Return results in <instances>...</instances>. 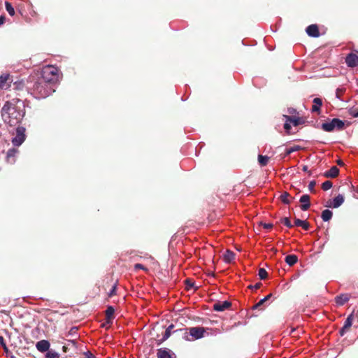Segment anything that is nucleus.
I'll use <instances>...</instances> for the list:
<instances>
[{
	"label": "nucleus",
	"instance_id": "nucleus-1",
	"mask_svg": "<svg viewBox=\"0 0 358 358\" xmlns=\"http://www.w3.org/2000/svg\"><path fill=\"white\" fill-rule=\"evenodd\" d=\"M26 90L37 99H45L55 91L54 85L45 83L38 76H31L27 80Z\"/></svg>",
	"mask_w": 358,
	"mask_h": 358
},
{
	"label": "nucleus",
	"instance_id": "nucleus-2",
	"mask_svg": "<svg viewBox=\"0 0 358 358\" xmlns=\"http://www.w3.org/2000/svg\"><path fill=\"white\" fill-rule=\"evenodd\" d=\"M1 113L4 122L10 127L19 124L24 115L23 110L8 101L2 107Z\"/></svg>",
	"mask_w": 358,
	"mask_h": 358
},
{
	"label": "nucleus",
	"instance_id": "nucleus-3",
	"mask_svg": "<svg viewBox=\"0 0 358 358\" xmlns=\"http://www.w3.org/2000/svg\"><path fill=\"white\" fill-rule=\"evenodd\" d=\"M40 78L43 79L45 83L54 85L55 88L57 83L59 81V70L54 66H46L41 71Z\"/></svg>",
	"mask_w": 358,
	"mask_h": 358
},
{
	"label": "nucleus",
	"instance_id": "nucleus-4",
	"mask_svg": "<svg viewBox=\"0 0 358 358\" xmlns=\"http://www.w3.org/2000/svg\"><path fill=\"white\" fill-rule=\"evenodd\" d=\"M344 121L338 119L334 118L330 122H324L321 125V128L327 132L333 131L334 129L342 130L344 128Z\"/></svg>",
	"mask_w": 358,
	"mask_h": 358
},
{
	"label": "nucleus",
	"instance_id": "nucleus-5",
	"mask_svg": "<svg viewBox=\"0 0 358 358\" xmlns=\"http://www.w3.org/2000/svg\"><path fill=\"white\" fill-rule=\"evenodd\" d=\"M189 335L184 336L187 341H194L202 338L206 333V329L202 327H194L188 329Z\"/></svg>",
	"mask_w": 358,
	"mask_h": 358
},
{
	"label": "nucleus",
	"instance_id": "nucleus-6",
	"mask_svg": "<svg viewBox=\"0 0 358 358\" xmlns=\"http://www.w3.org/2000/svg\"><path fill=\"white\" fill-rule=\"evenodd\" d=\"M25 128L23 127L18 126L16 128V135L12 139V143L15 146H20L25 141Z\"/></svg>",
	"mask_w": 358,
	"mask_h": 358
},
{
	"label": "nucleus",
	"instance_id": "nucleus-7",
	"mask_svg": "<svg viewBox=\"0 0 358 358\" xmlns=\"http://www.w3.org/2000/svg\"><path fill=\"white\" fill-rule=\"evenodd\" d=\"M345 63L349 67H355L358 66V55L355 53H350L345 58Z\"/></svg>",
	"mask_w": 358,
	"mask_h": 358
},
{
	"label": "nucleus",
	"instance_id": "nucleus-8",
	"mask_svg": "<svg viewBox=\"0 0 358 358\" xmlns=\"http://www.w3.org/2000/svg\"><path fill=\"white\" fill-rule=\"evenodd\" d=\"M231 306V302L228 301H220L213 304V310L217 312H222L228 309Z\"/></svg>",
	"mask_w": 358,
	"mask_h": 358
},
{
	"label": "nucleus",
	"instance_id": "nucleus-9",
	"mask_svg": "<svg viewBox=\"0 0 358 358\" xmlns=\"http://www.w3.org/2000/svg\"><path fill=\"white\" fill-rule=\"evenodd\" d=\"M50 344L47 340H41L36 343V348L41 352H48Z\"/></svg>",
	"mask_w": 358,
	"mask_h": 358
},
{
	"label": "nucleus",
	"instance_id": "nucleus-10",
	"mask_svg": "<svg viewBox=\"0 0 358 358\" xmlns=\"http://www.w3.org/2000/svg\"><path fill=\"white\" fill-rule=\"evenodd\" d=\"M310 197L308 194H303L300 197L299 201L301 203V209L303 211H306L310 208Z\"/></svg>",
	"mask_w": 358,
	"mask_h": 358
},
{
	"label": "nucleus",
	"instance_id": "nucleus-11",
	"mask_svg": "<svg viewBox=\"0 0 358 358\" xmlns=\"http://www.w3.org/2000/svg\"><path fill=\"white\" fill-rule=\"evenodd\" d=\"M306 31L308 36L312 37H318L320 36L318 27L316 24H310L308 26Z\"/></svg>",
	"mask_w": 358,
	"mask_h": 358
},
{
	"label": "nucleus",
	"instance_id": "nucleus-12",
	"mask_svg": "<svg viewBox=\"0 0 358 358\" xmlns=\"http://www.w3.org/2000/svg\"><path fill=\"white\" fill-rule=\"evenodd\" d=\"M344 202V196L342 194H338L334 198L331 204H328L327 206L337 208L340 207Z\"/></svg>",
	"mask_w": 358,
	"mask_h": 358
},
{
	"label": "nucleus",
	"instance_id": "nucleus-13",
	"mask_svg": "<svg viewBox=\"0 0 358 358\" xmlns=\"http://www.w3.org/2000/svg\"><path fill=\"white\" fill-rule=\"evenodd\" d=\"M18 150L15 148H10L8 150L6 154V160L10 164H13L15 162V156Z\"/></svg>",
	"mask_w": 358,
	"mask_h": 358
},
{
	"label": "nucleus",
	"instance_id": "nucleus-14",
	"mask_svg": "<svg viewBox=\"0 0 358 358\" xmlns=\"http://www.w3.org/2000/svg\"><path fill=\"white\" fill-rule=\"evenodd\" d=\"M350 299V296L348 294H341L338 296H336L335 298V301L337 305L343 306L346 302H348Z\"/></svg>",
	"mask_w": 358,
	"mask_h": 358
},
{
	"label": "nucleus",
	"instance_id": "nucleus-15",
	"mask_svg": "<svg viewBox=\"0 0 358 358\" xmlns=\"http://www.w3.org/2000/svg\"><path fill=\"white\" fill-rule=\"evenodd\" d=\"M339 173V169L336 166H333L331 169L324 173L327 178H336Z\"/></svg>",
	"mask_w": 358,
	"mask_h": 358
},
{
	"label": "nucleus",
	"instance_id": "nucleus-16",
	"mask_svg": "<svg viewBox=\"0 0 358 358\" xmlns=\"http://www.w3.org/2000/svg\"><path fill=\"white\" fill-rule=\"evenodd\" d=\"M173 327H174V325L171 324L166 328L162 338H161L160 340L158 341V343H157L158 345H160L161 343H162L164 341H165L166 339H168L170 337Z\"/></svg>",
	"mask_w": 358,
	"mask_h": 358
},
{
	"label": "nucleus",
	"instance_id": "nucleus-17",
	"mask_svg": "<svg viewBox=\"0 0 358 358\" xmlns=\"http://www.w3.org/2000/svg\"><path fill=\"white\" fill-rule=\"evenodd\" d=\"M171 352L168 348H160L157 352V358H171Z\"/></svg>",
	"mask_w": 358,
	"mask_h": 358
},
{
	"label": "nucleus",
	"instance_id": "nucleus-18",
	"mask_svg": "<svg viewBox=\"0 0 358 358\" xmlns=\"http://www.w3.org/2000/svg\"><path fill=\"white\" fill-rule=\"evenodd\" d=\"M235 258V254L231 250H227L223 256L224 262L226 263H231Z\"/></svg>",
	"mask_w": 358,
	"mask_h": 358
},
{
	"label": "nucleus",
	"instance_id": "nucleus-19",
	"mask_svg": "<svg viewBox=\"0 0 358 358\" xmlns=\"http://www.w3.org/2000/svg\"><path fill=\"white\" fill-rule=\"evenodd\" d=\"M322 104V100L320 98H315L313 99V105L312 106V112H318L320 110V107Z\"/></svg>",
	"mask_w": 358,
	"mask_h": 358
},
{
	"label": "nucleus",
	"instance_id": "nucleus-20",
	"mask_svg": "<svg viewBox=\"0 0 358 358\" xmlns=\"http://www.w3.org/2000/svg\"><path fill=\"white\" fill-rule=\"evenodd\" d=\"M333 216V213L329 209L324 210L322 212L321 217L324 222L329 221Z\"/></svg>",
	"mask_w": 358,
	"mask_h": 358
},
{
	"label": "nucleus",
	"instance_id": "nucleus-21",
	"mask_svg": "<svg viewBox=\"0 0 358 358\" xmlns=\"http://www.w3.org/2000/svg\"><path fill=\"white\" fill-rule=\"evenodd\" d=\"M285 262L289 265V266H293L294 265L297 261H298V257L296 255H289L285 257Z\"/></svg>",
	"mask_w": 358,
	"mask_h": 358
},
{
	"label": "nucleus",
	"instance_id": "nucleus-22",
	"mask_svg": "<svg viewBox=\"0 0 358 358\" xmlns=\"http://www.w3.org/2000/svg\"><path fill=\"white\" fill-rule=\"evenodd\" d=\"M283 117L287 120V122H292L294 126H298L301 124V119L299 117H292L287 115H283Z\"/></svg>",
	"mask_w": 358,
	"mask_h": 358
},
{
	"label": "nucleus",
	"instance_id": "nucleus-23",
	"mask_svg": "<svg viewBox=\"0 0 358 358\" xmlns=\"http://www.w3.org/2000/svg\"><path fill=\"white\" fill-rule=\"evenodd\" d=\"M114 313L115 309L113 306H109L107 307L106 310V317L108 322L113 318Z\"/></svg>",
	"mask_w": 358,
	"mask_h": 358
},
{
	"label": "nucleus",
	"instance_id": "nucleus-24",
	"mask_svg": "<svg viewBox=\"0 0 358 358\" xmlns=\"http://www.w3.org/2000/svg\"><path fill=\"white\" fill-rule=\"evenodd\" d=\"M294 224L296 226L301 227L305 230H308L309 229V224L308 222L305 220H301L300 219H295Z\"/></svg>",
	"mask_w": 358,
	"mask_h": 358
},
{
	"label": "nucleus",
	"instance_id": "nucleus-25",
	"mask_svg": "<svg viewBox=\"0 0 358 358\" xmlns=\"http://www.w3.org/2000/svg\"><path fill=\"white\" fill-rule=\"evenodd\" d=\"M272 296V294H269L267 296H266L264 298L262 299L257 303H256L253 306V309H257L259 308L261 306H262L266 301L270 299Z\"/></svg>",
	"mask_w": 358,
	"mask_h": 358
},
{
	"label": "nucleus",
	"instance_id": "nucleus-26",
	"mask_svg": "<svg viewBox=\"0 0 358 358\" xmlns=\"http://www.w3.org/2000/svg\"><path fill=\"white\" fill-rule=\"evenodd\" d=\"M27 80L26 81H17L14 83V88L17 90L26 89Z\"/></svg>",
	"mask_w": 358,
	"mask_h": 358
},
{
	"label": "nucleus",
	"instance_id": "nucleus-27",
	"mask_svg": "<svg viewBox=\"0 0 358 358\" xmlns=\"http://www.w3.org/2000/svg\"><path fill=\"white\" fill-rule=\"evenodd\" d=\"M268 159H269L268 157H267L266 155H259L258 156V162H259V164L262 166H264L268 164Z\"/></svg>",
	"mask_w": 358,
	"mask_h": 358
},
{
	"label": "nucleus",
	"instance_id": "nucleus-28",
	"mask_svg": "<svg viewBox=\"0 0 358 358\" xmlns=\"http://www.w3.org/2000/svg\"><path fill=\"white\" fill-rule=\"evenodd\" d=\"M301 149L299 145H294L293 147L287 148L285 152V157L289 155L291 153L294 152H296Z\"/></svg>",
	"mask_w": 358,
	"mask_h": 358
},
{
	"label": "nucleus",
	"instance_id": "nucleus-29",
	"mask_svg": "<svg viewBox=\"0 0 358 358\" xmlns=\"http://www.w3.org/2000/svg\"><path fill=\"white\" fill-rule=\"evenodd\" d=\"M352 320H353V315L352 314H350L348 315V317L346 318L345 322H344V329H349L352 324Z\"/></svg>",
	"mask_w": 358,
	"mask_h": 358
},
{
	"label": "nucleus",
	"instance_id": "nucleus-30",
	"mask_svg": "<svg viewBox=\"0 0 358 358\" xmlns=\"http://www.w3.org/2000/svg\"><path fill=\"white\" fill-rule=\"evenodd\" d=\"M5 6H6V9L7 12L8 13V14L10 16H13L15 15V10H14L13 6L11 5V3L8 1H6Z\"/></svg>",
	"mask_w": 358,
	"mask_h": 358
},
{
	"label": "nucleus",
	"instance_id": "nucleus-31",
	"mask_svg": "<svg viewBox=\"0 0 358 358\" xmlns=\"http://www.w3.org/2000/svg\"><path fill=\"white\" fill-rule=\"evenodd\" d=\"M9 74H3L0 76V87L2 88L5 85L6 81L9 79Z\"/></svg>",
	"mask_w": 358,
	"mask_h": 358
},
{
	"label": "nucleus",
	"instance_id": "nucleus-32",
	"mask_svg": "<svg viewBox=\"0 0 358 358\" xmlns=\"http://www.w3.org/2000/svg\"><path fill=\"white\" fill-rule=\"evenodd\" d=\"M59 354L53 350H48L45 356V358H59Z\"/></svg>",
	"mask_w": 358,
	"mask_h": 358
},
{
	"label": "nucleus",
	"instance_id": "nucleus-33",
	"mask_svg": "<svg viewBox=\"0 0 358 358\" xmlns=\"http://www.w3.org/2000/svg\"><path fill=\"white\" fill-rule=\"evenodd\" d=\"M258 275L261 280H264L267 278L268 273L264 268H261L259 269Z\"/></svg>",
	"mask_w": 358,
	"mask_h": 358
},
{
	"label": "nucleus",
	"instance_id": "nucleus-34",
	"mask_svg": "<svg viewBox=\"0 0 358 358\" xmlns=\"http://www.w3.org/2000/svg\"><path fill=\"white\" fill-rule=\"evenodd\" d=\"M78 328L77 327H73L70 329V330L69 331V336H71L72 337H74L75 339L78 336Z\"/></svg>",
	"mask_w": 358,
	"mask_h": 358
},
{
	"label": "nucleus",
	"instance_id": "nucleus-35",
	"mask_svg": "<svg viewBox=\"0 0 358 358\" xmlns=\"http://www.w3.org/2000/svg\"><path fill=\"white\" fill-rule=\"evenodd\" d=\"M332 187V182L330 180H327L322 184V188L324 191H327Z\"/></svg>",
	"mask_w": 358,
	"mask_h": 358
},
{
	"label": "nucleus",
	"instance_id": "nucleus-36",
	"mask_svg": "<svg viewBox=\"0 0 358 358\" xmlns=\"http://www.w3.org/2000/svg\"><path fill=\"white\" fill-rule=\"evenodd\" d=\"M289 196V194L287 192H285L283 194L280 195L281 201L285 204H289L290 203V201L288 199Z\"/></svg>",
	"mask_w": 358,
	"mask_h": 358
},
{
	"label": "nucleus",
	"instance_id": "nucleus-37",
	"mask_svg": "<svg viewBox=\"0 0 358 358\" xmlns=\"http://www.w3.org/2000/svg\"><path fill=\"white\" fill-rule=\"evenodd\" d=\"M281 223L285 224L288 228H292L293 225L292 224L289 219L288 217H283L280 220Z\"/></svg>",
	"mask_w": 358,
	"mask_h": 358
},
{
	"label": "nucleus",
	"instance_id": "nucleus-38",
	"mask_svg": "<svg viewBox=\"0 0 358 358\" xmlns=\"http://www.w3.org/2000/svg\"><path fill=\"white\" fill-rule=\"evenodd\" d=\"M134 269L135 270H138V269H142V270H144V271H148V268H145L143 264H136L134 265Z\"/></svg>",
	"mask_w": 358,
	"mask_h": 358
},
{
	"label": "nucleus",
	"instance_id": "nucleus-39",
	"mask_svg": "<svg viewBox=\"0 0 358 358\" xmlns=\"http://www.w3.org/2000/svg\"><path fill=\"white\" fill-rule=\"evenodd\" d=\"M262 285V282H257V283H256L255 285H249V286H248V288H249V289H259V288H260V287H261Z\"/></svg>",
	"mask_w": 358,
	"mask_h": 358
},
{
	"label": "nucleus",
	"instance_id": "nucleus-40",
	"mask_svg": "<svg viewBox=\"0 0 358 358\" xmlns=\"http://www.w3.org/2000/svg\"><path fill=\"white\" fill-rule=\"evenodd\" d=\"M284 129L286 131V132L289 133V131L291 129V125L289 124V122L285 121V123L284 124Z\"/></svg>",
	"mask_w": 358,
	"mask_h": 358
},
{
	"label": "nucleus",
	"instance_id": "nucleus-41",
	"mask_svg": "<svg viewBox=\"0 0 358 358\" xmlns=\"http://www.w3.org/2000/svg\"><path fill=\"white\" fill-rule=\"evenodd\" d=\"M116 294V285H113L108 293V296L111 297Z\"/></svg>",
	"mask_w": 358,
	"mask_h": 358
},
{
	"label": "nucleus",
	"instance_id": "nucleus-42",
	"mask_svg": "<svg viewBox=\"0 0 358 358\" xmlns=\"http://www.w3.org/2000/svg\"><path fill=\"white\" fill-rule=\"evenodd\" d=\"M85 358H96L95 356L90 352L86 351L83 353Z\"/></svg>",
	"mask_w": 358,
	"mask_h": 358
},
{
	"label": "nucleus",
	"instance_id": "nucleus-43",
	"mask_svg": "<svg viewBox=\"0 0 358 358\" xmlns=\"http://www.w3.org/2000/svg\"><path fill=\"white\" fill-rule=\"evenodd\" d=\"M315 186V182L314 180L310 181L309 182V184H308V189H309V190L310 192H313Z\"/></svg>",
	"mask_w": 358,
	"mask_h": 358
},
{
	"label": "nucleus",
	"instance_id": "nucleus-44",
	"mask_svg": "<svg viewBox=\"0 0 358 358\" xmlns=\"http://www.w3.org/2000/svg\"><path fill=\"white\" fill-rule=\"evenodd\" d=\"M260 224L266 229H271L273 227V224L271 223H262L261 222Z\"/></svg>",
	"mask_w": 358,
	"mask_h": 358
},
{
	"label": "nucleus",
	"instance_id": "nucleus-45",
	"mask_svg": "<svg viewBox=\"0 0 358 358\" xmlns=\"http://www.w3.org/2000/svg\"><path fill=\"white\" fill-rule=\"evenodd\" d=\"M350 115L355 117H358V110L352 109L350 111Z\"/></svg>",
	"mask_w": 358,
	"mask_h": 358
},
{
	"label": "nucleus",
	"instance_id": "nucleus-46",
	"mask_svg": "<svg viewBox=\"0 0 358 358\" xmlns=\"http://www.w3.org/2000/svg\"><path fill=\"white\" fill-rule=\"evenodd\" d=\"M350 115L355 117H358V110L352 109L350 111Z\"/></svg>",
	"mask_w": 358,
	"mask_h": 358
},
{
	"label": "nucleus",
	"instance_id": "nucleus-47",
	"mask_svg": "<svg viewBox=\"0 0 358 358\" xmlns=\"http://www.w3.org/2000/svg\"><path fill=\"white\" fill-rule=\"evenodd\" d=\"M340 92H342V90L339 88H338L336 90V98H338V99H341V97H340Z\"/></svg>",
	"mask_w": 358,
	"mask_h": 358
},
{
	"label": "nucleus",
	"instance_id": "nucleus-48",
	"mask_svg": "<svg viewBox=\"0 0 358 358\" xmlns=\"http://www.w3.org/2000/svg\"><path fill=\"white\" fill-rule=\"evenodd\" d=\"M3 349L4 352H5V353L7 355V356H8V355L10 356V351H9V350H8V348L7 345H5V346L3 348Z\"/></svg>",
	"mask_w": 358,
	"mask_h": 358
},
{
	"label": "nucleus",
	"instance_id": "nucleus-49",
	"mask_svg": "<svg viewBox=\"0 0 358 358\" xmlns=\"http://www.w3.org/2000/svg\"><path fill=\"white\" fill-rule=\"evenodd\" d=\"M0 345L3 348L5 345H6L4 339L2 336H0Z\"/></svg>",
	"mask_w": 358,
	"mask_h": 358
},
{
	"label": "nucleus",
	"instance_id": "nucleus-50",
	"mask_svg": "<svg viewBox=\"0 0 358 358\" xmlns=\"http://www.w3.org/2000/svg\"><path fill=\"white\" fill-rule=\"evenodd\" d=\"M348 329H344V327H343L341 329H340V334L341 336H343L345 334V333L346 332V330Z\"/></svg>",
	"mask_w": 358,
	"mask_h": 358
},
{
	"label": "nucleus",
	"instance_id": "nucleus-51",
	"mask_svg": "<svg viewBox=\"0 0 358 358\" xmlns=\"http://www.w3.org/2000/svg\"><path fill=\"white\" fill-rule=\"evenodd\" d=\"M5 21V17L3 16H0V25L3 24Z\"/></svg>",
	"mask_w": 358,
	"mask_h": 358
},
{
	"label": "nucleus",
	"instance_id": "nucleus-52",
	"mask_svg": "<svg viewBox=\"0 0 358 358\" xmlns=\"http://www.w3.org/2000/svg\"><path fill=\"white\" fill-rule=\"evenodd\" d=\"M303 171H308V166H303Z\"/></svg>",
	"mask_w": 358,
	"mask_h": 358
},
{
	"label": "nucleus",
	"instance_id": "nucleus-53",
	"mask_svg": "<svg viewBox=\"0 0 358 358\" xmlns=\"http://www.w3.org/2000/svg\"><path fill=\"white\" fill-rule=\"evenodd\" d=\"M295 111H296V110H295L294 109H293V108L289 109V113H295Z\"/></svg>",
	"mask_w": 358,
	"mask_h": 358
},
{
	"label": "nucleus",
	"instance_id": "nucleus-54",
	"mask_svg": "<svg viewBox=\"0 0 358 358\" xmlns=\"http://www.w3.org/2000/svg\"><path fill=\"white\" fill-rule=\"evenodd\" d=\"M338 165H343V162H342L341 160H338Z\"/></svg>",
	"mask_w": 358,
	"mask_h": 358
},
{
	"label": "nucleus",
	"instance_id": "nucleus-55",
	"mask_svg": "<svg viewBox=\"0 0 358 358\" xmlns=\"http://www.w3.org/2000/svg\"><path fill=\"white\" fill-rule=\"evenodd\" d=\"M10 358H16V357L13 355H10Z\"/></svg>",
	"mask_w": 358,
	"mask_h": 358
},
{
	"label": "nucleus",
	"instance_id": "nucleus-56",
	"mask_svg": "<svg viewBox=\"0 0 358 358\" xmlns=\"http://www.w3.org/2000/svg\"><path fill=\"white\" fill-rule=\"evenodd\" d=\"M189 285L193 286V284L192 283H189Z\"/></svg>",
	"mask_w": 358,
	"mask_h": 358
},
{
	"label": "nucleus",
	"instance_id": "nucleus-57",
	"mask_svg": "<svg viewBox=\"0 0 358 358\" xmlns=\"http://www.w3.org/2000/svg\"><path fill=\"white\" fill-rule=\"evenodd\" d=\"M357 313H358V309H357Z\"/></svg>",
	"mask_w": 358,
	"mask_h": 358
}]
</instances>
